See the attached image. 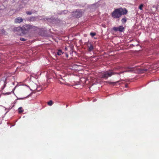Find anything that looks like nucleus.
<instances>
[{
    "label": "nucleus",
    "instance_id": "nucleus-1",
    "mask_svg": "<svg viewBox=\"0 0 159 159\" xmlns=\"http://www.w3.org/2000/svg\"><path fill=\"white\" fill-rule=\"evenodd\" d=\"M128 13V11L125 8H120L115 9L112 13V17L117 19L120 17L122 15H125Z\"/></svg>",
    "mask_w": 159,
    "mask_h": 159
},
{
    "label": "nucleus",
    "instance_id": "nucleus-2",
    "mask_svg": "<svg viewBox=\"0 0 159 159\" xmlns=\"http://www.w3.org/2000/svg\"><path fill=\"white\" fill-rule=\"evenodd\" d=\"M132 70H126L124 71H122L119 73H114L111 71H107L104 72L101 74V78L107 79L108 77H110L112 75L114 74L120 75L121 74L125 72H129L132 71Z\"/></svg>",
    "mask_w": 159,
    "mask_h": 159
},
{
    "label": "nucleus",
    "instance_id": "nucleus-3",
    "mask_svg": "<svg viewBox=\"0 0 159 159\" xmlns=\"http://www.w3.org/2000/svg\"><path fill=\"white\" fill-rule=\"evenodd\" d=\"M31 28V26L30 25H25L22 27H18L14 28V30L16 31H21L23 33H26Z\"/></svg>",
    "mask_w": 159,
    "mask_h": 159
},
{
    "label": "nucleus",
    "instance_id": "nucleus-4",
    "mask_svg": "<svg viewBox=\"0 0 159 159\" xmlns=\"http://www.w3.org/2000/svg\"><path fill=\"white\" fill-rule=\"evenodd\" d=\"M83 12L80 10H77L72 13L73 16L77 18H79L82 16Z\"/></svg>",
    "mask_w": 159,
    "mask_h": 159
},
{
    "label": "nucleus",
    "instance_id": "nucleus-5",
    "mask_svg": "<svg viewBox=\"0 0 159 159\" xmlns=\"http://www.w3.org/2000/svg\"><path fill=\"white\" fill-rule=\"evenodd\" d=\"M112 30L116 32L119 31L122 32L124 31L125 28L122 26H120L118 27H113Z\"/></svg>",
    "mask_w": 159,
    "mask_h": 159
},
{
    "label": "nucleus",
    "instance_id": "nucleus-6",
    "mask_svg": "<svg viewBox=\"0 0 159 159\" xmlns=\"http://www.w3.org/2000/svg\"><path fill=\"white\" fill-rule=\"evenodd\" d=\"M87 45L88 50L89 52H91L93 50L94 48L93 44L91 42L88 43Z\"/></svg>",
    "mask_w": 159,
    "mask_h": 159
},
{
    "label": "nucleus",
    "instance_id": "nucleus-7",
    "mask_svg": "<svg viewBox=\"0 0 159 159\" xmlns=\"http://www.w3.org/2000/svg\"><path fill=\"white\" fill-rule=\"evenodd\" d=\"M23 20L22 18L18 17L15 19V23H20L23 21Z\"/></svg>",
    "mask_w": 159,
    "mask_h": 159
},
{
    "label": "nucleus",
    "instance_id": "nucleus-8",
    "mask_svg": "<svg viewBox=\"0 0 159 159\" xmlns=\"http://www.w3.org/2000/svg\"><path fill=\"white\" fill-rule=\"evenodd\" d=\"M59 82L61 84H66V82L65 80L62 78H61L59 80Z\"/></svg>",
    "mask_w": 159,
    "mask_h": 159
},
{
    "label": "nucleus",
    "instance_id": "nucleus-9",
    "mask_svg": "<svg viewBox=\"0 0 159 159\" xmlns=\"http://www.w3.org/2000/svg\"><path fill=\"white\" fill-rule=\"evenodd\" d=\"M122 24H125L127 21V18L126 17L124 16L121 20Z\"/></svg>",
    "mask_w": 159,
    "mask_h": 159
},
{
    "label": "nucleus",
    "instance_id": "nucleus-10",
    "mask_svg": "<svg viewBox=\"0 0 159 159\" xmlns=\"http://www.w3.org/2000/svg\"><path fill=\"white\" fill-rule=\"evenodd\" d=\"M63 53L61 50H59L57 52V54L58 56L61 55Z\"/></svg>",
    "mask_w": 159,
    "mask_h": 159
},
{
    "label": "nucleus",
    "instance_id": "nucleus-11",
    "mask_svg": "<svg viewBox=\"0 0 159 159\" xmlns=\"http://www.w3.org/2000/svg\"><path fill=\"white\" fill-rule=\"evenodd\" d=\"M36 18L35 17L32 16L30 17V20L31 21H35L36 20Z\"/></svg>",
    "mask_w": 159,
    "mask_h": 159
},
{
    "label": "nucleus",
    "instance_id": "nucleus-12",
    "mask_svg": "<svg viewBox=\"0 0 159 159\" xmlns=\"http://www.w3.org/2000/svg\"><path fill=\"white\" fill-rule=\"evenodd\" d=\"M7 82H6V80L5 79V80L4 81V84L3 86V87L2 88V89H3L6 86Z\"/></svg>",
    "mask_w": 159,
    "mask_h": 159
},
{
    "label": "nucleus",
    "instance_id": "nucleus-13",
    "mask_svg": "<svg viewBox=\"0 0 159 159\" xmlns=\"http://www.w3.org/2000/svg\"><path fill=\"white\" fill-rule=\"evenodd\" d=\"M18 112L19 113H21L23 112V110L22 109V107H20L19 108L18 110Z\"/></svg>",
    "mask_w": 159,
    "mask_h": 159
},
{
    "label": "nucleus",
    "instance_id": "nucleus-14",
    "mask_svg": "<svg viewBox=\"0 0 159 159\" xmlns=\"http://www.w3.org/2000/svg\"><path fill=\"white\" fill-rule=\"evenodd\" d=\"M119 82V81H116V82H107L108 83V84H113V85H116V83H118V82Z\"/></svg>",
    "mask_w": 159,
    "mask_h": 159
},
{
    "label": "nucleus",
    "instance_id": "nucleus-15",
    "mask_svg": "<svg viewBox=\"0 0 159 159\" xmlns=\"http://www.w3.org/2000/svg\"><path fill=\"white\" fill-rule=\"evenodd\" d=\"M47 104L50 106H51L53 104V102L52 101L50 100L47 103Z\"/></svg>",
    "mask_w": 159,
    "mask_h": 159
},
{
    "label": "nucleus",
    "instance_id": "nucleus-16",
    "mask_svg": "<svg viewBox=\"0 0 159 159\" xmlns=\"http://www.w3.org/2000/svg\"><path fill=\"white\" fill-rule=\"evenodd\" d=\"M143 4H141L139 7V8L140 9V10H143Z\"/></svg>",
    "mask_w": 159,
    "mask_h": 159
},
{
    "label": "nucleus",
    "instance_id": "nucleus-17",
    "mask_svg": "<svg viewBox=\"0 0 159 159\" xmlns=\"http://www.w3.org/2000/svg\"><path fill=\"white\" fill-rule=\"evenodd\" d=\"M90 35L92 37H93L96 35V33H95L91 32L90 33Z\"/></svg>",
    "mask_w": 159,
    "mask_h": 159
},
{
    "label": "nucleus",
    "instance_id": "nucleus-18",
    "mask_svg": "<svg viewBox=\"0 0 159 159\" xmlns=\"http://www.w3.org/2000/svg\"><path fill=\"white\" fill-rule=\"evenodd\" d=\"M26 13L27 15H30L32 14V13L30 11H27L26 12Z\"/></svg>",
    "mask_w": 159,
    "mask_h": 159
},
{
    "label": "nucleus",
    "instance_id": "nucleus-19",
    "mask_svg": "<svg viewBox=\"0 0 159 159\" xmlns=\"http://www.w3.org/2000/svg\"><path fill=\"white\" fill-rule=\"evenodd\" d=\"M20 40L22 41H25L26 40V39H25L23 38H20Z\"/></svg>",
    "mask_w": 159,
    "mask_h": 159
},
{
    "label": "nucleus",
    "instance_id": "nucleus-20",
    "mask_svg": "<svg viewBox=\"0 0 159 159\" xmlns=\"http://www.w3.org/2000/svg\"><path fill=\"white\" fill-rule=\"evenodd\" d=\"M147 68H148V69L147 68H145V69H143V70L145 71H147L148 70V69H149V67H148V66H147Z\"/></svg>",
    "mask_w": 159,
    "mask_h": 159
},
{
    "label": "nucleus",
    "instance_id": "nucleus-21",
    "mask_svg": "<svg viewBox=\"0 0 159 159\" xmlns=\"http://www.w3.org/2000/svg\"><path fill=\"white\" fill-rule=\"evenodd\" d=\"M3 94L4 95H9V94H11V92H7V93H3Z\"/></svg>",
    "mask_w": 159,
    "mask_h": 159
},
{
    "label": "nucleus",
    "instance_id": "nucleus-22",
    "mask_svg": "<svg viewBox=\"0 0 159 159\" xmlns=\"http://www.w3.org/2000/svg\"><path fill=\"white\" fill-rule=\"evenodd\" d=\"M156 55L157 56H159V53H157Z\"/></svg>",
    "mask_w": 159,
    "mask_h": 159
},
{
    "label": "nucleus",
    "instance_id": "nucleus-23",
    "mask_svg": "<svg viewBox=\"0 0 159 159\" xmlns=\"http://www.w3.org/2000/svg\"><path fill=\"white\" fill-rule=\"evenodd\" d=\"M38 88H37V89H36V90H37V91H39L40 90V89H38Z\"/></svg>",
    "mask_w": 159,
    "mask_h": 159
},
{
    "label": "nucleus",
    "instance_id": "nucleus-24",
    "mask_svg": "<svg viewBox=\"0 0 159 159\" xmlns=\"http://www.w3.org/2000/svg\"><path fill=\"white\" fill-rule=\"evenodd\" d=\"M153 66V65L151 66V67L152 68L154 69V67H152Z\"/></svg>",
    "mask_w": 159,
    "mask_h": 159
},
{
    "label": "nucleus",
    "instance_id": "nucleus-25",
    "mask_svg": "<svg viewBox=\"0 0 159 159\" xmlns=\"http://www.w3.org/2000/svg\"><path fill=\"white\" fill-rule=\"evenodd\" d=\"M117 69H121V67H119L118 68H116Z\"/></svg>",
    "mask_w": 159,
    "mask_h": 159
},
{
    "label": "nucleus",
    "instance_id": "nucleus-26",
    "mask_svg": "<svg viewBox=\"0 0 159 159\" xmlns=\"http://www.w3.org/2000/svg\"><path fill=\"white\" fill-rule=\"evenodd\" d=\"M66 57H68V55L67 54H66Z\"/></svg>",
    "mask_w": 159,
    "mask_h": 159
},
{
    "label": "nucleus",
    "instance_id": "nucleus-27",
    "mask_svg": "<svg viewBox=\"0 0 159 159\" xmlns=\"http://www.w3.org/2000/svg\"><path fill=\"white\" fill-rule=\"evenodd\" d=\"M65 49H66V50H67V48H65Z\"/></svg>",
    "mask_w": 159,
    "mask_h": 159
}]
</instances>
